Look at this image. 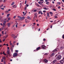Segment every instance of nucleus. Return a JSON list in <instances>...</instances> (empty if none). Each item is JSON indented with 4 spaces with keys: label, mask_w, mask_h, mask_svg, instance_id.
<instances>
[{
    "label": "nucleus",
    "mask_w": 64,
    "mask_h": 64,
    "mask_svg": "<svg viewBox=\"0 0 64 64\" xmlns=\"http://www.w3.org/2000/svg\"><path fill=\"white\" fill-rule=\"evenodd\" d=\"M17 55H18L17 53L16 52H15L13 54V57H14V58H15V57H17Z\"/></svg>",
    "instance_id": "obj_1"
},
{
    "label": "nucleus",
    "mask_w": 64,
    "mask_h": 64,
    "mask_svg": "<svg viewBox=\"0 0 64 64\" xmlns=\"http://www.w3.org/2000/svg\"><path fill=\"white\" fill-rule=\"evenodd\" d=\"M61 58V56L60 55H59L56 57V59L57 60H60Z\"/></svg>",
    "instance_id": "obj_2"
},
{
    "label": "nucleus",
    "mask_w": 64,
    "mask_h": 64,
    "mask_svg": "<svg viewBox=\"0 0 64 64\" xmlns=\"http://www.w3.org/2000/svg\"><path fill=\"white\" fill-rule=\"evenodd\" d=\"M42 48L43 49H46V46H45L44 45H42L41 46Z\"/></svg>",
    "instance_id": "obj_3"
},
{
    "label": "nucleus",
    "mask_w": 64,
    "mask_h": 64,
    "mask_svg": "<svg viewBox=\"0 0 64 64\" xmlns=\"http://www.w3.org/2000/svg\"><path fill=\"white\" fill-rule=\"evenodd\" d=\"M6 25L8 27H10L11 25V24H10V23H8L6 24Z\"/></svg>",
    "instance_id": "obj_4"
},
{
    "label": "nucleus",
    "mask_w": 64,
    "mask_h": 64,
    "mask_svg": "<svg viewBox=\"0 0 64 64\" xmlns=\"http://www.w3.org/2000/svg\"><path fill=\"white\" fill-rule=\"evenodd\" d=\"M58 50L59 49H58V48H56V49H54V50H53V52H56V51H58Z\"/></svg>",
    "instance_id": "obj_5"
},
{
    "label": "nucleus",
    "mask_w": 64,
    "mask_h": 64,
    "mask_svg": "<svg viewBox=\"0 0 64 64\" xmlns=\"http://www.w3.org/2000/svg\"><path fill=\"white\" fill-rule=\"evenodd\" d=\"M3 27H3V29H5V28L6 27V24H3Z\"/></svg>",
    "instance_id": "obj_6"
},
{
    "label": "nucleus",
    "mask_w": 64,
    "mask_h": 64,
    "mask_svg": "<svg viewBox=\"0 0 64 64\" xmlns=\"http://www.w3.org/2000/svg\"><path fill=\"white\" fill-rule=\"evenodd\" d=\"M60 63H64V60L62 59V60L60 61Z\"/></svg>",
    "instance_id": "obj_7"
},
{
    "label": "nucleus",
    "mask_w": 64,
    "mask_h": 64,
    "mask_svg": "<svg viewBox=\"0 0 64 64\" xmlns=\"http://www.w3.org/2000/svg\"><path fill=\"white\" fill-rule=\"evenodd\" d=\"M25 19V18L24 17H21V18H20V19L21 20H24V19Z\"/></svg>",
    "instance_id": "obj_8"
},
{
    "label": "nucleus",
    "mask_w": 64,
    "mask_h": 64,
    "mask_svg": "<svg viewBox=\"0 0 64 64\" xmlns=\"http://www.w3.org/2000/svg\"><path fill=\"white\" fill-rule=\"evenodd\" d=\"M12 7H13V8H16L17 6L15 5H14L13 6H12Z\"/></svg>",
    "instance_id": "obj_9"
},
{
    "label": "nucleus",
    "mask_w": 64,
    "mask_h": 64,
    "mask_svg": "<svg viewBox=\"0 0 64 64\" xmlns=\"http://www.w3.org/2000/svg\"><path fill=\"white\" fill-rule=\"evenodd\" d=\"M34 17H36V18H37V14H34Z\"/></svg>",
    "instance_id": "obj_10"
},
{
    "label": "nucleus",
    "mask_w": 64,
    "mask_h": 64,
    "mask_svg": "<svg viewBox=\"0 0 64 64\" xmlns=\"http://www.w3.org/2000/svg\"><path fill=\"white\" fill-rule=\"evenodd\" d=\"M2 59L3 60H5V59H6V57H4L2 58Z\"/></svg>",
    "instance_id": "obj_11"
},
{
    "label": "nucleus",
    "mask_w": 64,
    "mask_h": 64,
    "mask_svg": "<svg viewBox=\"0 0 64 64\" xmlns=\"http://www.w3.org/2000/svg\"><path fill=\"white\" fill-rule=\"evenodd\" d=\"M40 2L41 3H43L44 2V1L43 0H40Z\"/></svg>",
    "instance_id": "obj_12"
},
{
    "label": "nucleus",
    "mask_w": 64,
    "mask_h": 64,
    "mask_svg": "<svg viewBox=\"0 0 64 64\" xmlns=\"http://www.w3.org/2000/svg\"><path fill=\"white\" fill-rule=\"evenodd\" d=\"M44 62H45L46 63H47L48 62V60H47L46 59H45L44 60Z\"/></svg>",
    "instance_id": "obj_13"
},
{
    "label": "nucleus",
    "mask_w": 64,
    "mask_h": 64,
    "mask_svg": "<svg viewBox=\"0 0 64 64\" xmlns=\"http://www.w3.org/2000/svg\"><path fill=\"white\" fill-rule=\"evenodd\" d=\"M56 62V60H54L52 62L53 64H55V63Z\"/></svg>",
    "instance_id": "obj_14"
},
{
    "label": "nucleus",
    "mask_w": 64,
    "mask_h": 64,
    "mask_svg": "<svg viewBox=\"0 0 64 64\" xmlns=\"http://www.w3.org/2000/svg\"><path fill=\"white\" fill-rule=\"evenodd\" d=\"M25 22L26 23H27L28 22V20H27L26 19H25Z\"/></svg>",
    "instance_id": "obj_15"
},
{
    "label": "nucleus",
    "mask_w": 64,
    "mask_h": 64,
    "mask_svg": "<svg viewBox=\"0 0 64 64\" xmlns=\"http://www.w3.org/2000/svg\"><path fill=\"white\" fill-rule=\"evenodd\" d=\"M9 52H10V51H9V50H8V51H7V53L9 55H10V54Z\"/></svg>",
    "instance_id": "obj_16"
},
{
    "label": "nucleus",
    "mask_w": 64,
    "mask_h": 64,
    "mask_svg": "<svg viewBox=\"0 0 64 64\" xmlns=\"http://www.w3.org/2000/svg\"><path fill=\"white\" fill-rule=\"evenodd\" d=\"M40 47H38V48H36V50H39V49H40Z\"/></svg>",
    "instance_id": "obj_17"
},
{
    "label": "nucleus",
    "mask_w": 64,
    "mask_h": 64,
    "mask_svg": "<svg viewBox=\"0 0 64 64\" xmlns=\"http://www.w3.org/2000/svg\"><path fill=\"white\" fill-rule=\"evenodd\" d=\"M6 21L4 20V23H3V24H6Z\"/></svg>",
    "instance_id": "obj_18"
},
{
    "label": "nucleus",
    "mask_w": 64,
    "mask_h": 64,
    "mask_svg": "<svg viewBox=\"0 0 64 64\" xmlns=\"http://www.w3.org/2000/svg\"><path fill=\"white\" fill-rule=\"evenodd\" d=\"M10 14H7V18H8V17H9V15H10Z\"/></svg>",
    "instance_id": "obj_19"
},
{
    "label": "nucleus",
    "mask_w": 64,
    "mask_h": 64,
    "mask_svg": "<svg viewBox=\"0 0 64 64\" xmlns=\"http://www.w3.org/2000/svg\"><path fill=\"white\" fill-rule=\"evenodd\" d=\"M47 16H48V17H49V12H47Z\"/></svg>",
    "instance_id": "obj_20"
},
{
    "label": "nucleus",
    "mask_w": 64,
    "mask_h": 64,
    "mask_svg": "<svg viewBox=\"0 0 64 64\" xmlns=\"http://www.w3.org/2000/svg\"><path fill=\"white\" fill-rule=\"evenodd\" d=\"M27 7H26V6H25L24 8V10H26L27 9Z\"/></svg>",
    "instance_id": "obj_21"
},
{
    "label": "nucleus",
    "mask_w": 64,
    "mask_h": 64,
    "mask_svg": "<svg viewBox=\"0 0 64 64\" xmlns=\"http://www.w3.org/2000/svg\"><path fill=\"white\" fill-rule=\"evenodd\" d=\"M4 30L3 29V27H2L1 29V28H0V31H2V30Z\"/></svg>",
    "instance_id": "obj_22"
},
{
    "label": "nucleus",
    "mask_w": 64,
    "mask_h": 64,
    "mask_svg": "<svg viewBox=\"0 0 64 64\" xmlns=\"http://www.w3.org/2000/svg\"><path fill=\"white\" fill-rule=\"evenodd\" d=\"M35 20H36V19H35V16H34L33 19V21H35Z\"/></svg>",
    "instance_id": "obj_23"
},
{
    "label": "nucleus",
    "mask_w": 64,
    "mask_h": 64,
    "mask_svg": "<svg viewBox=\"0 0 64 64\" xmlns=\"http://www.w3.org/2000/svg\"><path fill=\"white\" fill-rule=\"evenodd\" d=\"M14 2H13L11 4V5L12 6V5H14Z\"/></svg>",
    "instance_id": "obj_24"
},
{
    "label": "nucleus",
    "mask_w": 64,
    "mask_h": 64,
    "mask_svg": "<svg viewBox=\"0 0 64 64\" xmlns=\"http://www.w3.org/2000/svg\"><path fill=\"white\" fill-rule=\"evenodd\" d=\"M54 53H52L51 55V56H54Z\"/></svg>",
    "instance_id": "obj_25"
},
{
    "label": "nucleus",
    "mask_w": 64,
    "mask_h": 64,
    "mask_svg": "<svg viewBox=\"0 0 64 64\" xmlns=\"http://www.w3.org/2000/svg\"><path fill=\"white\" fill-rule=\"evenodd\" d=\"M8 20H10L11 19V18L10 17L8 18Z\"/></svg>",
    "instance_id": "obj_26"
},
{
    "label": "nucleus",
    "mask_w": 64,
    "mask_h": 64,
    "mask_svg": "<svg viewBox=\"0 0 64 64\" xmlns=\"http://www.w3.org/2000/svg\"><path fill=\"white\" fill-rule=\"evenodd\" d=\"M27 18L28 19H30V17H29V16H28V17H27Z\"/></svg>",
    "instance_id": "obj_27"
},
{
    "label": "nucleus",
    "mask_w": 64,
    "mask_h": 64,
    "mask_svg": "<svg viewBox=\"0 0 64 64\" xmlns=\"http://www.w3.org/2000/svg\"><path fill=\"white\" fill-rule=\"evenodd\" d=\"M50 3V2H46V4H49Z\"/></svg>",
    "instance_id": "obj_28"
},
{
    "label": "nucleus",
    "mask_w": 64,
    "mask_h": 64,
    "mask_svg": "<svg viewBox=\"0 0 64 64\" xmlns=\"http://www.w3.org/2000/svg\"><path fill=\"white\" fill-rule=\"evenodd\" d=\"M16 28H17V27H18V24H16Z\"/></svg>",
    "instance_id": "obj_29"
},
{
    "label": "nucleus",
    "mask_w": 64,
    "mask_h": 64,
    "mask_svg": "<svg viewBox=\"0 0 64 64\" xmlns=\"http://www.w3.org/2000/svg\"><path fill=\"white\" fill-rule=\"evenodd\" d=\"M43 9H44V10H47V8H43Z\"/></svg>",
    "instance_id": "obj_30"
},
{
    "label": "nucleus",
    "mask_w": 64,
    "mask_h": 64,
    "mask_svg": "<svg viewBox=\"0 0 64 64\" xmlns=\"http://www.w3.org/2000/svg\"><path fill=\"white\" fill-rule=\"evenodd\" d=\"M26 13L25 14H24V16H25V15H26V13H27V10H26Z\"/></svg>",
    "instance_id": "obj_31"
},
{
    "label": "nucleus",
    "mask_w": 64,
    "mask_h": 64,
    "mask_svg": "<svg viewBox=\"0 0 64 64\" xmlns=\"http://www.w3.org/2000/svg\"><path fill=\"white\" fill-rule=\"evenodd\" d=\"M45 55H48V54L47 53H46L45 54H44Z\"/></svg>",
    "instance_id": "obj_32"
},
{
    "label": "nucleus",
    "mask_w": 64,
    "mask_h": 64,
    "mask_svg": "<svg viewBox=\"0 0 64 64\" xmlns=\"http://www.w3.org/2000/svg\"><path fill=\"white\" fill-rule=\"evenodd\" d=\"M41 12H42V11H40L38 12V13L39 14H40L41 13Z\"/></svg>",
    "instance_id": "obj_33"
},
{
    "label": "nucleus",
    "mask_w": 64,
    "mask_h": 64,
    "mask_svg": "<svg viewBox=\"0 0 64 64\" xmlns=\"http://www.w3.org/2000/svg\"><path fill=\"white\" fill-rule=\"evenodd\" d=\"M16 16H15L14 17V18L15 19L16 18Z\"/></svg>",
    "instance_id": "obj_34"
},
{
    "label": "nucleus",
    "mask_w": 64,
    "mask_h": 64,
    "mask_svg": "<svg viewBox=\"0 0 64 64\" xmlns=\"http://www.w3.org/2000/svg\"><path fill=\"white\" fill-rule=\"evenodd\" d=\"M6 1H7V0H4L3 2H4V3H5V2Z\"/></svg>",
    "instance_id": "obj_35"
},
{
    "label": "nucleus",
    "mask_w": 64,
    "mask_h": 64,
    "mask_svg": "<svg viewBox=\"0 0 64 64\" xmlns=\"http://www.w3.org/2000/svg\"><path fill=\"white\" fill-rule=\"evenodd\" d=\"M8 37V35H7L5 36V38H7V37Z\"/></svg>",
    "instance_id": "obj_36"
},
{
    "label": "nucleus",
    "mask_w": 64,
    "mask_h": 64,
    "mask_svg": "<svg viewBox=\"0 0 64 64\" xmlns=\"http://www.w3.org/2000/svg\"><path fill=\"white\" fill-rule=\"evenodd\" d=\"M10 50L12 52H13V49L12 48H10Z\"/></svg>",
    "instance_id": "obj_37"
},
{
    "label": "nucleus",
    "mask_w": 64,
    "mask_h": 64,
    "mask_svg": "<svg viewBox=\"0 0 64 64\" xmlns=\"http://www.w3.org/2000/svg\"><path fill=\"white\" fill-rule=\"evenodd\" d=\"M3 2V0H0V3L2 2Z\"/></svg>",
    "instance_id": "obj_38"
},
{
    "label": "nucleus",
    "mask_w": 64,
    "mask_h": 64,
    "mask_svg": "<svg viewBox=\"0 0 64 64\" xmlns=\"http://www.w3.org/2000/svg\"><path fill=\"white\" fill-rule=\"evenodd\" d=\"M62 38L63 39H64V34L62 36Z\"/></svg>",
    "instance_id": "obj_39"
},
{
    "label": "nucleus",
    "mask_w": 64,
    "mask_h": 64,
    "mask_svg": "<svg viewBox=\"0 0 64 64\" xmlns=\"http://www.w3.org/2000/svg\"><path fill=\"white\" fill-rule=\"evenodd\" d=\"M54 17L55 18H57L58 17L55 16H54Z\"/></svg>",
    "instance_id": "obj_40"
},
{
    "label": "nucleus",
    "mask_w": 64,
    "mask_h": 64,
    "mask_svg": "<svg viewBox=\"0 0 64 64\" xmlns=\"http://www.w3.org/2000/svg\"><path fill=\"white\" fill-rule=\"evenodd\" d=\"M15 51L16 52H18V51H19L18 50H15Z\"/></svg>",
    "instance_id": "obj_41"
},
{
    "label": "nucleus",
    "mask_w": 64,
    "mask_h": 64,
    "mask_svg": "<svg viewBox=\"0 0 64 64\" xmlns=\"http://www.w3.org/2000/svg\"><path fill=\"white\" fill-rule=\"evenodd\" d=\"M34 10V12H36V11H37V10Z\"/></svg>",
    "instance_id": "obj_42"
},
{
    "label": "nucleus",
    "mask_w": 64,
    "mask_h": 64,
    "mask_svg": "<svg viewBox=\"0 0 64 64\" xmlns=\"http://www.w3.org/2000/svg\"><path fill=\"white\" fill-rule=\"evenodd\" d=\"M3 6V4H2L1 6L0 7L2 8Z\"/></svg>",
    "instance_id": "obj_43"
},
{
    "label": "nucleus",
    "mask_w": 64,
    "mask_h": 64,
    "mask_svg": "<svg viewBox=\"0 0 64 64\" xmlns=\"http://www.w3.org/2000/svg\"><path fill=\"white\" fill-rule=\"evenodd\" d=\"M18 18H20V19L21 17H20L19 16H18Z\"/></svg>",
    "instance_id": "obj_44"
},
{
    "label": "nucleus",
    "mask_w": 64,
    "mask_h": 64,
    "mask_svg": "<svg viewBox=\"0 0 64 64\" xmlns=\"http://www.w3.org/2000/svg\"><path fill=\"white\" fill-rule=\"evenodd\" d=\"M38 3L39 4H42V3H41V2H38Z\"/></svg>",
    "instance_id": "obj_45"
},
{
    "label": "nucleus",
    "mask_w": 64,
    "mask_h": 64,
    "mask_svg": "<svg viewBox=\"0 0 64 64\" xmlns=\"http://www.w3.org/2000/svg\"><path fill=\"white\" fill-rule=\"evenodd\" d=\"M46 12V10H44V11H43V12L44 13H45V12Z\"/></svg>",
    "instance_id": "obj_46"
},
{
    "label": "nucleus",
    "mask_w": 64,
    "mask_h": 64,
    "mask_svg": "<svg viewBox=\"0 0 64 64\" xmlns=\"http://www.w3.org/2000/svg\"><path fill=\"white\" fill-rule=\"evenodd\" d=\"M10 45H11V46H12V43H10Z\"/></svg>",
    "instance_id": "obj_47"
},
{
    "label": "nucleus",
    "mask_w": 64,
    "mask_h": 64,
    "mask_svg": "<svg viewBox=\"0 0 64 64\" xmlns=\"http://www.w3.org/2000/svg\"><path fill=\"white\" fill-rule=\"evenodd\" d=\"M14 34H12V37H14Z\"/></svg>",
    "instance_id": "obj_48"
},
{
    "label": "nucleus",
    "mask_w": 64,
    "mask_h": 64,
    "mask_svg": "<svg viewBox=\"0 0 64 64\" xmlns=\"http://www.w3.org/2000/svg\"><path fill=\"white\" fill-rule=\"evenodd\" d=\"M57 3H58V4H59V5H60V4H61V3H60V2H58Z\"/></svg>",
    "instance_id": "obj_49"
},
{
    "label": "nucleus",
    "mask_w": 64,
    "mask_h": 64,
    "mask_svg": "<svg viewBox=\"0 0 64 64\" xmlns=\"http://www.w3.org/2000/svg\"><path fill=\"white\" fill-rule=\"evenodd\" d=\"M4 64H6V62H5V61L4 62Z\"/></svg>",
    "instance_id": "obj_50"
},
{
    "label": "nucleus",
    "mask_w": 64,
    "mask_h": 64,
    "mask_svg": "<svg viewBox=\"0 0 64 64\" xmlns=\"http://www.w3.org/2000/svg\"><path fill=\"white\" fill-rule=\"evenodd\" d=\"M2 34H4V31H2Z\"/></svg>",
    "instance_id": "obj_51"
},
{
    "label": "nucleus",
    "mask_w": 64,
    "mask_h": 64,
    "mask_svg": "<svg viewBox=\"0 0 64 64\" xmlns=\"http://www.w3.org/2000/svg\"><path fill=\"white\" fill-rule=\"evenodd\" d=\"M43 40L44 41H45V40H46V39H45V38H44L43 39Z\"/></svg>",
    "instance_id": "obj_52"
},
{
    "label": "nucleus",
    "mask_w": 64,
    "mask_h": 64,
    "mask_svg": "<svg viewBox=\"0 0 64 64\" xmlns=\"http://www.w3.org/2000/svg\"><path fill=\"white\" fill-rule=\"evenodd\" d=\"M0 25H2V26H3V24H2V23H1L0 24Z\"/></svg>",
    "instance_id": "obj_53"
},
{
    "label": "nucleus",
    "mask_w": 64,
    "mask_h": 64,
    "mask_svg": "<svg viewBox=\"0 0 64 64\" xmlns=\"http://www.w3.org/2000/svg\"><path fill=\"white\" fill-rule=\"evenodd\" d=\"M26 2H27V1L26 0L25 2V4H26Z\"/></svg>",
    "instance_id": "obj_54"
},
{
    "label": "nucleus",
    "mask_w": 64,
    "mask_h": 64,
    "mask_svg": "<svg viewBox=\"0 0 64 64\" xmlns=\"http://www.w3.org/2000/svg\"><path fill=\"white\" fill-rule=\"evenodd\" d=\"M1 9H2V10H4V8H1Z\"/></svg>",
    "instance_id": "obj_55"
},
{
    "label": "nucleus",
    "mask_w": 64,
    "mask_h": 64,
    "mask_svg": "<svg viewBox=\"0 0 64 64\" xmlns=\"http://www.w3.org/2000/svg\"><path fill=\"white\" fill-rule=\"evenodd\" d=\"M15 42H16L15 41H14L13 42V43H14V44H15Z\"/></svg>",
    "instance_id": "obj_56"
},
{
    "label": "nucleus",
    "mask_w": 64,
    "mask_h": 64,
    "mask_svg": "<svg viewBox=\"0 0 64 64\" xmlns=\"http://www.w3.org/2000/svg\"><path fill=\"white\" fill-rule=\"evenodd\" d=\"M58 9H60V6H58Z\"/></svg>",
    "instance_id": "obj_57"
},
{
    "label": "nucleus",
    "mask_w": 64,
    "mask_h": 64,
    "mask_svg": "<svg viewBox=\"0 0 64 64\" xmlns=\"http://www.w3.org/2000/svg\"><path fill=\"white\" fill-rule=\"evenodd\" d=\"M58 14H56V16H58Z\"/></svg>",
    "instance_id": "obj_58"
},
{
    "label": "nucleus",
    "mask_w": 64,
    "mask_h": 64,
    "mask_svg": "<svg viewBox=\"0 0 64 64\" xmlns=\"http://www.w3.org/2000/svg\"><path fill=\"white\" fill-rule=\"evenodd\" d=\"M29 6V5L27 4L26 5V7H28Z\"/></svg>",
    "instance_id": "obj_59"
},
{
    "label": "nucleus",
    "mask_w": 64,
    "mask_h": 64,
    "mask_svg": "<svg viewBox=\"0 0 64 64\" xmlns=\"http://www.w3.org/2000/svg\"><path fill=\"white\" fill-rule=\"evenodd\" d=\"M50 14H52V12H50Z\"/></svg>",
    "instance_id": "obj_60"
},
{
    "label": "nucleus",
    "mask_w": 64,
    "mask_h": 64,
    "mask_svg": "<svg viewBox=\"0 0 64 64\" xmlns=\"http://www.w3.org/2000/svg\"><path fill=\"white\" fill-rule=\"evenodd\" d=\"M53 10H54V11H56V10L55 9H53Z\"/></svg>",
    "instance_id": "obj_61"
},
{
    "label": "nucleus",
    "mask_w": 64,
    "mask_h": 64,
    "mask_svg": "<svg viewBox=\"0 0 64 64\" xmlns=\"http://www.w3.org/2000/svg\"><path fill=\"white\" fill-rule=\"evenodd\" d=\"M4 13H2V15H4Z\"/></svg>",
    "instance_id": "obj_62"
},
{
    "label": "nucleus",
    "mask_w": 64,
    "mask_h": 64,
    "mask_svg": "<svg viewBox=\"0 0 64 64\" xmlns=\"http://www.w3.org/2000/svg\"><path fill=\"white\" fill-rule=\"evenodd\" d=\"M1 60H2L1 62H3V59H2Z\"/></svg>",
    "instance_id": "obj_63"
},
{
    "label": "nucleus",
    "mask_w": 64,
    "mask_h": 64,
    "mask_svg": "<svg viewBox=\"0 0 64 64\" xmlns=\"http://www.w3.org/2000/svg\"><path fill=\"white\" fill-rule=\"evenodd\" d=\"M52 3L53 4H54V2L53 1L52 2Z\"/></svg>",
    "instance_id": "obj_64"
}]
</instances>
